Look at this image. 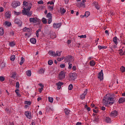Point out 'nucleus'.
Here are the masks:
<instances>
[{"instance_id": "obj_1", "label": "nucleus", "mask_w": 125, "mask_h": 125, "mask_svg": "<svg viewBox=\"0 0 125 125\" xmlns=\"http://www.w3.org/2000/svg\"><path fill=\"white\" fill-rule=\"evenodd\" d=\"M23 10L22 11L23 15H27V16H31L33 14L32 12H30L32 7V3H28L26 1H23Z\"/></svg>"}, {"instance_id": "obj_2", "label": "nucleus", "mask_w": 125, "mask_h": 125, "mask_svg": "<svg viewBox=\"0 0 125 125\" xmlns=\"http://www.w3.org/2000/svg\"><path fill=\"white\" fill-rule=\"evenodd\" d=\"M30 23H33L36 25H40L41 24V20L37 18H30L29 19Z\"/></svg>"}, {"instance_id": "obj_3", "label": "nucleus", "mask_w": 125, "mask_h": 125, "mask_svg": "<svg viewBox=\"0 0 125 125\" xmlns=\"http://www.w3.org/2000/svg\"><path fill=\"white\" fill-rule=\"evenodd\" d=\"M75 4L76 6H78V7H85V4L82 3V0H76Z\"/></svg>"}, {"instance_id": "obj_4", "label": "nucleus", "mask_w": 125, "mask_h": 125, "mask_svg": "<svg viewBox=\"0 0 125 125\" xmlns=\"http://www.w3.org/2000/svg\"><path fill=\"white\" fill-rule=\"evenodd\" d=\"M20 5H21V3H20V2L16 1L12 2L11 4V6L13 7V8H16V7L20 6Z\"/></svg>"}, {"instance_id": "obj_5", "label": "nucleus", "mask_w": 125, "mask_h": 125, "mask_svg": "<svg viewBox=\"0 0 125 125\" xmlns=\"http://www.w3.org/2000/svg\"><path fill=\"white\" fill-rule=\"evenodd\" d=\"M118 115V111L116 110H113L110 113L109 116L111 118H116Z\"/></svg>"}, {"instance_id": "obj_6", "label": "nucleus", "mask_w": 125, "mask_h": 125, "mask_svg": "<svg viewBox=\"0 0 125 125\" xmlns=\"http://www.w3.org/2000/svg\"><path fill=\"white\" fill-rule=\"evenodd\" d=\"M107 99L108 100L109 105H113V104H114V103L115 102V100L114 98L112 97H107Z\"/></svg>"}, {"instance_id": "obj_7", "label": "nucleus", "mask_w": 125, "mask_h": 125, "mask_svg": "<svg viewBox=\"0 0 125 125\" xmlns=\"http://www.w3.org/2000/svg\"><path fill=\"white\" fill-rule=\"evenodd\" d=\"M103 103L105 106H108L109 105V100H108V97L104 98Z\"/></svg>"}, {"instance_id": "obj_8", "label": "nucleus", "mask_w": 125, "mask_h": 125, "mask_svg": "<svg viewBox=\"0 0 125 125\" xmlns=\"http://www.w3.org/2000/svg\"><path fill=\"white\" fill-rule=\"evenodd\" d=\"M61 26H62V23H54L53 24L54 29H58V28H60Z\"/></svg>"}, {"instance_id": "obj_9", "label": "nucleus", "mask_w": 125, "mask_h": 125, "mask_svg": "<svg viewBox=\"0 0 125 125\" xmlns=\"http://www.w3.org/2000/svg\"><path fill=\"white\" fill-rule=\"evenodd\" d=\"M24 114L27 119H29V120L32 119V114L30 112V111H25L24 112Z\"/></svg>"}, {"instance_id": "obj_10", "label": "nucleus", "mask_w": 125, "mask_h": 125, "mask_svg": "<svg viewBox=\"0 0 125 125\" xmlns=\"http://www.w3.org/2000/svg\"><path fill=\"white\" fill-rule=\"evenodd\" d=\"M65 61H67V62H73L74 61V57L71 56H67L65 59Z\"/></svg>"}, {"instance_id": "obj_11", "label": "nucleus", "mask_w": 125, "mask_h": 125, "mask_svg": "<svg viewBox=\"0 0 125 125\" xmlns=\"http://www.w3.org/2000/svg\"><path fill=\"white\" fill-rule=\"evenodd\" d=\"M59 79L60 80H63V79H65V72L64 71H62L59 74Z\"/></svg>"}, {"instance_id": "obj_12", "label": "nucleus", "mask_w": 125, "mask_h": 125, "mask_svg": "<svg viewBox=\"0 0 125 125\" xmlns=\"http://www.w3.org/2000/svg\"><path fill=\"white\" fill-rule=\"evenodd\" d=\"M103 76H104V74H103V70H101L98 74V78L101 81L103 80Z\"/></svg>"}, {"instance_id": "obj_13", "label": "nucleus", "mask_w": 125, "mask_h": 125, "mask_svg": "<svg viewBox=\"0 0 125 125\" xmlns=\"http://www.w3.org/2000/svg\"><path fill=\"white\" fill-rule=\"evenodd\" d=\"M14 22L15 24H17L18 26H20V27H21V26H22V22L21 21H20V20L18 19H16Z\"/></svg>"}, {"instance_id": "obj_14", "label": "nucleus", "mask_w": 125, "mask_h": 125, "mask_svg": "<svg viewBox=\"0 0 125 125\" xmlns=\"http://www.w3.org/2000/svg\"><path fill=\"white\" fill-rule=\"evenodd\" d=\"M104 120L105 123H107V124H111V118L110 117H104Z\"/></svg>"}, {"instance_id": "obj_15", "label": "nucleus", "mask_w": 125, "mask_h": 125, "mask_svg": "<svg viewBox=\"0 0 125 125\" xmlns=\"http://www.w3.org/2000/svg\"><path fill=\"white\" fill-rule=\"evenodd\" d=\"M87 93V89H85L83 92L81 96H80V98L82 100L84 99L85 98V95H86Z\"/></svg>"}, {"instance_id": "obj_16", "label": "nucleus", "mask_w": 125, "mask_h": 125, "mask_svg": "<svg viewBox=\"0 0 125 125\" xmlns=\"http://www.w3.org/2000/svg\"><path fill=\"white\" fill-rule=\"evenodd\" d=\"M64 83L61 82L56 83V85H57L58 89H60V88H61V86H62V85Z\"/></svg>"}, {"instance_id": "obj_17", "label": "nucleus", "mask_w": 125, "mask_h": 125, "mask_svg": "<svg viewBox=\"0 0 125 125\" xmlns=\"http://www.w3.org/2000/svg\"><path fill=\"white\" fill-rule=\"evenodd\" d=\"M69 78L70 80H71V81H75V80H76V78L77 77L76 76V74H75L74 73H72L70 75Z\"/></svg>"}, {"instance_id": "obj_18", "label": "nucleus", "mask_w": 125, "mask_h": 125, "mask_svg": "<svg viewBox=\"0 0 125 125\" xmlns=\"http://www.w3.org/2000/svg\"><path fill=\"white\" fill-rule=\"evenodd\" d=\"M11 16V13L9 11L6 12L5 14V17L7 19H9Z\"/></svg>"}, {"instance_id": "obj_19", "label": "nucleus", "mask_w": 125, "mask_h": 125, "mask_svg": "<svg viewBox=\"0 0 125 125\" xmlns=\"http://www.w3.org/2000/svg\"><path fill=\"white\" fill-rule=\"evenodd\" d=\"M30 42L33 43V44H35V43L37 42V40L35 38H31L30 39Z\"/></svg>"}, {"instance_id": "obj_20", "label": "nucleus", "mask_w": 125, "mask_h": 125, "mask_svg": "<svg viewBox=\"0 0 125 125\" xmlns=\"http://www.w3.org/2000/svg\"><path fill=\"white\" fill-rule=\"evenodd\" d=\"M113 42L115 44H118V37H114L113 39Z\"/></svg>"}, {"instance_id": "obj_21", "label": "nucleus", "mask_w": 125, "mask_h": 125, "mask_svg": "<svg viewBox=\"0 0 125 125\" xmlns=\"http://www.w3.org/2000/svg\"><path fill=\"white\" fill-rule=\"evenodd\" d=\"M98 48H99V50H101V49H106V48H107V46H106L99 45Z\"/></svg>"}, {"instance_id": "obj_22", "label": "nucleus", "mask_w": 125, "mask_h": 125, "mask_svg": "<svg viewBox=\"0 0 125 125\" xmlns=\"http://www.w3.org/2000/svg\"><path fill=\"white\" fill-rule=\"evenodd\" d=\"M4 25L6 26H7V27H10V26H11L12 24H11V22L6 21L4 22Z\"/></svg>"}, {"instance_id": "obj_23", "label": "nucleus", "mask_w": 125, "mask_h": 125, "mask_svg": "<svg viewBox=\"0 0 125 125\" xmlns=\"http://www.w3.org/2000/svg\"><path fill=\"white\" fill-rule=\"evenodd\" d=\"M39 73L41 75H43L44 74V69L43 68H41L39 71Z\"/></svg>"}, {"instance_id": "obj_24", "label": "nucleus", "mask_w": 125, "mask_h": 125, "mask_svg": "<svg viewBox=\"0 0 125 125\" xmlns=\"http://www.w3.org/2000/svg\"><path fill=\"white\" fill-rule=\"evenodd\" d=\"M124 102H125V98H121L119 99V103H124Z\"/></svg>"}, {"instance_id": "obj_25", "label": "nucleus", "mask_w": 125, "mask_h": 125, "mask_svg": "<svg viewBox=\"0 0 125 125\" xmlns=\"http://www.w3.org/2000/svg\"><path fill=\"white\" fill-rule=\"evenodd\" d=\"M49 55H51V56H55V52L53 51H50L48 52Z\"/></svg>"}, {"instance_id": "obj_26", "label": "nucleus", "mask_w": 125, "mask_h": 125, "mask_svg": "<svg viewBox=\"0 0 125 125\" xmlns=\"http://www.w3.org/2000/svg\"><path fill=\"white\" fill-rule=\"evenodd\" d=\"M62 51H57L55 53V56H61V53Z\"/></svg>"}, {"instance_id": "obj_27", "label": "nucleus", "mask_w": 125, "mask_h": 125, "mask_svg": "<svg viewBox=\"0 0 125 125\" xmlns=\"http://www.w3.org/2000/svg\"><path fill=\"white\" fill-rule=\"evenodd\" d=\"M54 7V5H52V6L48 5V9H49L50 11H53Z\"/></svg>"}, {"instance_id": "obj_28", "label": "nucleus", "mask_w": 125, "mask_h": 125, "mask_svg": "<svg viewBox=\"0 0 125 125\" xmlns=\"http://www.w3.org/2000/svg\"><path fill=\"white\" fill-rule=\"evenodd\" d=\"M15 42H12L9 43V46L11 47H13V46H15Z\"/></svg>"}, {"instance_id": "obj_29", "label": "nucleus", "mask_w": 125, "mask_h": 125, "mask_svg": "<svg viewBox=\"0 0 125 125\" xmlns=\"http://www.w3.org/2000/svg\"><path fill=\"white\" fill-rule=\"evenodd\" d=\"M24 62H25V59H24V58H23V57H22L21 58V61L20 62V65H23V63H24Z\"/></svg>"}, {"instance_id": "obj_30", "label": "nucleus", "mask_w": 125, "mask_h": 125, "mask_svg": "<svg viewBox=\"0 0 125 125\" xmlns=\"http://www.w3.org/2000/svg\"><path fill=\"white\" fill-rule=\"evenodd\" d=\"M90 15V13L88 11L85 12L84 14V16L86 18H87Z\"/></svg>"}, {"instance_id": "obj_31", "label": "nucleus", "mask_w": 125, "mask_h": 125, "mask_svg": "<svg viewBox=\"0 0 125 125\" xmlns=\"http://www.w3.org/2000/svg\"><path fill=\"white\" fill-rule=\"evenodd\" d=\"M26 75L28 76V77H31V76H32V72H31V70L27 71Z\"/></svg>"}, {"instance_id": "obj_32", "label": "nucleus", "mask_w": 125, "mask_h": 125, "mask_svg": "<svg viewBox=\"0 0 125 125\" xmlns=\"http://www.w3.org/2000/svg\"><path fill=\"white\" fill-rule=\"evenodd\" d=\"M64 112L66 115H69V114H70V110H69L67 108H65Z\"/></svg>"}, {"instance_id": "obj_33", "label": "nucleus", "mask_w": 125, "mask_h": 125, "mask_svg": "<svg viewBox=\"0 0 125 125\" xmlns=\"http://www.w3.org/2000/svg\"><path fill=\"white\" fill-rule=\"evenodd\" d=\"M4 34L3 28H0V36H2Z\"/></svg>"}, {"instance_id": "obj_34", "label": "nucleus", "mask_w": 125, "mask_h": 125, "mask_svg": "<svg viewBox=\"0 0 125 125\" xmlns=\"http://www.w3.org/2000/svg\"><path fill=\"white\" fill-rule=\"evenodd\" d=\"M23 32H30V28H29L28 27H24L23 29Z\"/></svg>"}, {"instance_id": "obj_35", "label": "nucleus", "mask_w": 125, "mask_h": 125, "mask_svg": "<svg viewBox=\"0 0 125 125\" xmlns=\"http://www.w3.org/2000/svg\"><path fill=\"white\" fill-rule=\"evenodd\" d=\"M89 64L90 66H95V62H94V61H91L89 62Z\"/></svg>"}, {"instance_id": "obj_36", "label": "nucleus", "mask_w": 125, "mask_h": 125, "mask_svg": "<svg viewBox=\"0 0 125 125\" xmlns=\"http://www.w3.org/2000/svg\"><path fill=\"white\" fill-rule=\"evenodd\" d=\"M61 9V14H64L66 12V10L65 9L63 8H60Z\"/></svg>"}, {"instance_id": "obj_37", "label": "nucleus", "mask_w": 125, "mask_h": 125, "mask_svg": "<svg viewBox=\"0 0 125 125\" xmlns=\"http://www.w3.org/2000/svg\"><path fill=\"white\" fill-rule=\"evenodd\" d=\"M118 47V44H115L110 47L111 49L113 50V48H117Z\"/></svg>"}, {"instance_id": "obj_38", "label": "nucleus", "mask_w": 125, "mask_h": 125, "mask_svg": "<svg viewBox=\"0 0 125 125\" xmlns=\"http://www.w3.org/2000/svg\"><path fill=\"white\" fill-rule=\"evenodd\" d=\"M48 99L50 103H52L53 102V98L51 97H48Z\"/></svg>"}, {"instance_id": "obj_39", "label": "nucleus", "mask_w": 125, "mask_h": 125, "mask_svg": "<svg viewBox=\"0 0 125 125\" xmlns=\"http://www.w3.org/2000/svg\"><path fill=\"white\" fill-rule=\"evenodd\" d=\"M24 104H26V105H31V104H32V103L31 102V101H25L24 102Z\"/></svg>"}, {"instance_id": "obj_40", "label": "nucleus", "mask_w": 125, "mask_h": 125, "mask_svg": "<svg viewBox=\"0 0 125 125\" xmlns=\"http://www.w3.org/2000/svg\"><path fill=\"white\" fill-rule=\"evenodd\" d=\"M12 76L11 77L13 78H16V73L15 72H12Z\"/></svg>"}, {"instance_id": "obj_41", "label": "nucleus", "mask_w": 125, "mask_h": 125, "mask_svg": "<svg viewBox=\"0 0 125 125\" xmlns=\"http://www.w3.org/2000/svg\"><path fill=\"white\" fill-rule=\"evenodd\" d=\"M40 32H41V29H38L36 31V36H37V38H39V37H40V34H39V33H40Z\"/></svg>"}, {"instance_id": "obj_42", "label": "nucleus", "mask_w": 125, "mask_h": 125, "mask_svg": "<svg viewBox=\"0 0 125 125\" xmlns=\"http://www.w3.org/2000/svg\"><path fill=\"white\" fill-rule=\"evenodd\" d=\"M42 22L43 24H46V23H47V21H46V19L44 18H43L42 19Z\"/></svg>"}, {"instance_id": "obj_43", "label": "nucleus", "mask_w": 125, "mask_h": 125, "mask_svg": "<svg viewBox=\"0 0 125 125\" xmlns=\"http://www.w3.org/2000/svg\"><path fill=\"white\" fill-rule=\"evenodd\" d=\"M79 38H80V39H86V35H81L78 36Z\"/></svg>"}, {"instance_id": "obj_44", "label": "nucleus", "mask_w": 125, "mask_h": 125, "mask_svg": "<svg viewBox=\"0 0 125 125\" xmlns=\"http://www.w3.org/2000/svg\"><path fill=\"white\" fill-rule=\"evenodd\" d=\"M47 18H48V19H51V14L50 13H48L46 15Z\"/></svg>"}, {"instance_id": "obj_45", "label": "nucleus", "mask_w": 125, "mask_h": 125, "mask_svg": "<svg viewBox=\"0 0 125 125\" xmlns=\"http://www.w3.org/2000/svg\"><path fill=\"white\" fill-rule=\"evenodd\" d=\"M11 61H14L15 60V55H13L10 58Z\"/></svg>"}, {"instance_id": "obj_46", "label": "nucleus", "mask_w": 125, "mask_h": 125, "mask_svg": "<svg viewBox=\"0 0 125 125\" xmlns=\"http://www.w3.org/2000/svg\"><path fill=\"white\" fill-rule=\"evenodd\" d=\"M51 37L52 39H55V38H56V34L53 33V34L51 35Z\"/></svg>"}, {"instance_id": "obj_47", "label": "nucleus", "mask_w": 125, "mask_h": 125, "mask_svg": "<svg viewBox=\"0 0 125 125\" xmlns=\"http://www.w3.org/2000/svg\"><path fill=\"white\" fill-rule=\"evenodd\" d=\"M16 88H19V87H20V85L19 84V82H17L16 83Z\"/></svg>"}, {"instance_id": "obj_48", "label": "nucleus", "mask_w": 125, "mask_h": 125, "mask_svg": "<svg viewBox=\"0 0 125 125\" xmlns=\"http://www.w3.org/2000/svg\"><path fill=\"white\" fill-rule=\"evenodd\" d=\"M68 89H69V90H72V89H73V85L72 84H70L68 86Z\"/></svg>"}, {"instance_id": "obj_49", "label": "nucleus", "mask_w": 125, "mask_h": 125, "mask_svg": "<svg viewBox=\"0 0 125 125\" xmlns=\"http://www.w3.org/2000/svg\"><path fill=\"white\" fill-rule=\"evenodd\" d=\"M48 65H52V64H53V62L52 61V60H49L48 62Z\"/></svg>"}, {"instance_id": "obj_50", "label": "nucleus", "mask_w": 125, "mask_h": 125, "mask_svg": "<svg viewBox=\"0 0 125 125\" xmlns=\"http://www.w3.org/2000/svg\"><path fill=\"white\" fill-rule=\"evenodd\" d=\"M0 82H4V77L2 76L0 77Z\"/></svg>"}, {"instance_id": "obj_51", "label": "nucleus", "mask_w": 125, "mask_h": 125, "mask_svg": "<svg viewBox=\"0 0 125 125\" xmlns=\"http://www.w3.org/2000/svg\"><path fill=\"white\" fill-rule=\"evenodd\" d=\"M38 85H39V86H41V87H42V88L44 87V84H43V83H40L39 84H38Z\"/></svg>"}, {"instance_id": "obj_52", "label": "nucleus", "mask_w": 125, "mask_h": 125, "mask_svg": "<svg viewBox=\"0 0 125 125\" xmlns=\"http://www.w3.org/2000/svg\"><path fill=\"white\" fill-rule=\"evenodd\" d=\"M64 59V57H62V58H58L57 59L58 61H62Z\"/></svg>"}, {"instance_id": "obj_53", "label": "nucleus", "mask_w": 125, "mask_h": 125, "mask_svg": "<svg viewBox=\"0 0 125 125\" xmlns=\"http://www.w3.org/2000/svg\"><path fill=\"white\" fill-rule=\"evenodd\" d=\"M47 4H51V5L54 4V3L53 2V1H48L47 2Z\"/></svg>"}, {"instance_id": "obj_54", "label": "nucleus", "mask_w": 125, "mask_h": 125, "mask_svg": "<svg viewBox=\"0 0 125 125\" xmlns=\"http://www.w3.org/2000/svg\"><path fill=\"white\" fill-rule=\"evenodd\" d=\"M38 4H43V1L42 0H40L38 1Z\"/></svg>"}, {"instance_id": "obj_55", "label": "nucleus", "mask_w": 125, "mask_h": 125, "mask_svg": "<svg viewBox=\"0 0 125 125\" xmlns=\"http://www.w3.org/2000/svg\"><path fill=\"white\" fill-rule=\"evenodd\" d=\"M95 8L98 10L99 8H100V6H99V5L96 4L95 5Z\"/></svg>"}, {"instance_id": "obj_56", "label": "nucleus", "mask_w": 125, "mask_h": 125, "mask_svg": "<svg viewBox=\"0 0 125 125\" xmlns=\"http://www.w3.org/2000/svg\"><path fill=\"white\" fill-rule=\"evenodd\" d=\"M94 121V122H96V123H98V122H99V118H95Z\"/></svg>"}, {"instance_id": "obj_57", "label": "nucleus", "mask_w": 125, "mask_h": 125, "mask_svg": "<svg viewBox=\"0 0 125 125\" xmlns=\"http://www.w3.org/2000/svg\"><path fill=\"white\" fill-rule=\"evenodd\" d=\"M68 65H69L68 68L72 69V63H71V62H69Z\"/></svg>"}, {"instance_id": "obj_58", "label": "nucleus", "mask_w": 125, "mask_h": 125, "mask_svg": "<svg viewBox=\"0 0 125 125\" xmlns=\"http://www.w3.org/2000/svg\"><path fill=\"white\" fill-rule=\"evenodd\" d=\"M43 90V88L41 87V88L39 89V91L40 93H42V92Z\"/></svg>"}, {"instance_id": "obj_59", "label": "nucleus", "mask_w": 125, "mask_h": 125, "mask_svg": "<svg viewBox=\"0 0 125 125\" xmlns=\"http://www.w3.org/2000/svg\"><path fill=\"white\" fill-rule=\"evenodd\" d=\"M52 22V19H49L48 20V24H51V22Z\"/></svg>"}, {"instance_id": "obj_60", "label": "nucleus", "mask_w": 125, "mask_h": 125, "mask_svg": "<svg viewBox=\"0 0 125 125\" xmlns=\"http://www.w3.org/2000/svg\"><path fill=\"white\" fill-rule=\"evenodd\" d=\"M101 110L102 111H105L106 110V108L104 106H102L101 108Z\"/></svg>"}, {"instance_id": "obj_61", "label": "nucleus", "mask_w": 125, "mask_h": 125, "mask_svg": "<svg viewBox=\"0 0 125 125\" xmlns=\"http://www.w3.org/2000/svg\"><path fill=\"white\" fill-rule=\"evenodd\" d=\"M15 15H20V12H14Z\"/></svg>"}, {"instance_id": "obj_62", "label": "nucleus", "mask_w": 125, "mask_h": 125, "mask_svg": "<svg viewBox=\"0 0 125 125\" xmlns=\"http://www.w3.org/2000/svg\"><path fill=\"white\" fill-rule=\"evenodd\" d=\"M72 70H73V71H76V70H77V67H76V66H73Z\"/></svg>"}, {"instance_id": "obj_63", "label": "nucleus", "mask_w": 125, "mask_h": 125, "mask_svg": "<svg viewBox=\"0 0 125 125\" xmlns=\"http://www.w3.org/2000/svg\"><path fill=\"white\" fill-rule=\"evenodd\" d=\"M60 67H61V68H65V64H61Z\"/></svg>"}, {"instance_id": "obj_64", "label": "nucleus", "mask_w": 125, "mask_h": 125, "mask_svg": "<svg viewBox=\"0 0 125 125\" xmlns=\"http://www.w3.org/2000/svg\"><path fill=\"white\" fill-rule=\"evenodd\" d=\"M76 125H82V123H81V122H77L76 123Z\"/></svg>"}]
</instances>
